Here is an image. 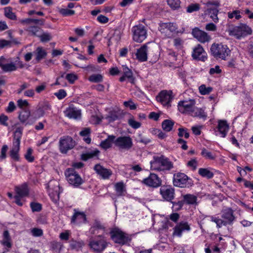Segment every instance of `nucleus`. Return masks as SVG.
<instances>
[{
	"mask_svg": "<svg viewBox=\"0 0 253 253\" xmlns=\"http://www.w3.org/2000/svg\"><path fill=\"white\" fill-rule=\"evenodd\" d=\"M150 165L152 170L158 171H169L173 168V163L163 155L154 156Z\"/></svg>",
	"mask_w": 253,
	"mask_h": 253,
	"instance_id": "nucleus-1",
	"label": "nucleus"
},
{
	"mask_svg": "<svg viewBox=\"0 0 253 253\" xmlns=\"http://www.w3.org/2000/svg\"><path fill=\"white\" fill-rule=\"evenodd\" d=\"M211 54L216 58H221L225 60L230 50L227 45L222 43H213L211 47Z\"/></svg>",
	"mask_w": 253,
	"mask_h": 253,
	"instance_id": "nucleus-2",
	"label": "nucleus"
},
{
	"mask_svg": "<svg viewBox=\"0 0 253 253\" xmlns=\"http://www.w3.org/2000/svg\"><path fill=\"white\" fill-rule=\"evenodd\" d=\"M173 183L174 186L181 188L189 187L193 185L192 179L184 173L181 172L173 175Z\"/></svg>",
	"mask_w": 253,
	"mask_h": 253,
	"instance_id": "nucleus-3",
	"label": "nucleus"
},
{
	"mask_svg": "<svg viewBox=\"0 0 253 253\" xmlns=\"http://www.w3.org/2000/svg\"><path fill=\"white\" fill-rule=\"evenodd\" d=\"M131 32L133 41L138 43L143 42L147 37L146 28L141 24L133 26L131 29Z\"/></svg>",
	"mask_w": 253,
	"mask_h": 253,
	"instance_id": "nucleus-4",
	"label": "nucleus"
},
{
	"mask_svg": "<svg viewBox=\"0 0 253 253\" xmlns=\"http://www.w3.org/2000/svg\"><path fill=\"white\" fill-rule=\"evenodd\" d=\"M252 33L251 28L246 24H241L238 26H235L229 30V35L234 36L237 39L245 37Z\"/></svg>",
	"mask_w": 253,
	"mask_h": 253,
	"instance_id": "nucleus-5",
	"label": "nucleus"
},
{
	"mask_svg": "<svg viewBox=\"0 0 253 253\" xmlns=\"http://www.w3.org/2000/svg\"><path fill=\"white\" fill-rule=\"evenodd\" d=\"M65 174L68 182L75 187H78L83 183V179L73 168L67 169Z\"/></svg>",
	"mask_w": 253,
	"mask_h": 253,
	"instance_id": "nucleus-6",
	"label": "nucleus"
},
{
	"mask_svg": "<svg viewBox=\"0 0 253 253\" xmlns=\"http://www.w3.org/2000/svg\"><path fill=\"white\" fill-rule=\"evenodd\" d=\"M177 29L175 23L172 22L159 23V30L168 38L171 37Z\"/></svg>",
	"mask_w": 253,
	"mask_h": 253,
	"instance_id": "nucleus-7",
	"label": "nucleus"
},
{
	"mask_svg": "<svg viewBox=\"0 0 253 253\" xmlns=\"http://www.w3.org/2000/svg\"><path fill=\"white\" fill-rule=\"evenodd\" d=\"M206 5L207 9L205 11V14L209 15L214 23H217L218 22V18L217 17L218 10L217 9V7L219 5V2L209 1L206 3Z\"/></svg>",
	"mask_w": 253,
	"mask_h": 253,
	"instance_id": "nucleus-8",
	"label": "nucleus"
},
{
	"mask_svg": "<svg viewBox=\"0 0 253 253\" xmlns=\"http://www.w3.org/2000/svg\"><path fill=\"white\" fill-rule=\"evenodd\" d=\"M89 246L94 251L100 252L106 248L107 243L104 238L99 236L97 239H91L89 242Z\"/></svg>",
	"mask_w": 253,
	"mask_h": 253,
	"instance_id": "nucleus-9",
	"label": "nucleus"
},
{
	"mask_svg": "<svg viewBox=\"0 0 253 253\" xmlns=\"http://www.w3.org/2000/svg\"><path fill=\"white\" fill-rule=\"evenodd\" d=\"M75 145V142L70 136L61 138L59 141V149L62 153H66L69 150L72 149Z\"/></svg>",
	"mask_w": 253,
	"mask_h": 253,
	"instance_id": "nucleus-10",
	"label": "nucleus"
},
{
	"mask_svg": "<svg viewBox=\"0 0 253 253\" xmlns=\"http://www.w3.org/2000/svg\"><path fill=\"white\" fill-rule=\"evenodd\" d=\"M156 99L163 106L169 107L171 106L170 102L173 99L172 92L167 90H163L157 96Z\"/></svg>",
	"mask_w": 253,
	"mask_h": 253,
	"instance_id": "nucleus-11",
	"label": "nucleus"
},
{
	"mask_svg": "<svg viewBox=\"0 0 253 253\" xmlns=\"http://www.w3.org/2000/svg\"><path fill=\"white\" fill-rule=\"evenodd\" d=\"M142 182L147 186L157 188L161 185L162 180L158 175L151 173L147 177L143 179Z\"/></svg>",
	"mask_w": 253,
	"mask_h": 253,
	"instance_id": "nucleus-12",
	"label": "nucleus"
},
{
	"mask_svg": "<svg viewBox=\"0 0 253 253\" xmlns=\"http://www.w3.org/2000/svg\"><path fill=\"white\" fill-rule=\"evenodd\" d=\"M195 104L194 100L180 101L178 103V108L181 113L189 114L195 107Z\"/></svg>",
	"mask_w": 253,
	"mask_h": 253,
	"instance_id": "nucleus-13",
	"label": "nucleus"
},
{
	"mask_svg": "<svg viewBox=\"0 0 253 253\" xmlns=\"http://www.w3.org/2000/svg\"><path fill=\"white\" fill-rule=\"evenodd\" d=\"M192 57L194 59L205 61L207 59V54L202 46L199 44L193 48Z\"/></svg>",
	"mask_w": 253,
	"mask_h": 253,
	"instance_id": "nucleus-14",
	"label": "nucleus"
},
{
	"mask_svg": "<svg viewBox=\"0 0 253 253\" xmlns=\"http://www.w3.org/2000/svg\"><path fill=\"white\" fill-rule=\"evenodd\" d=\"M111 238L115 243L120 245L126 243V237L125 233L119 229H114L110 232Z\"/></svg>",
	"mask_w": 253,
	"mask_h": 253,
	"instance_id": "nucleus-15",
	"label": "nucleus"
},
{
	"mask_svg": "<svg viewBox=\"0 0 253 253\" xmlns=\"http://www.w3.org/2000/svg\"><path fill=\"white\" fill-rule=\"evenodd\" d=\"M192 34L195 38L202 43L208 42L211 40L210 36L207 33L197 28L193 29Z\"/></svg>",
	"mask_w": 253,
	"mask_h": 253,
	"instance_id": "nucleus-16",
	"label": "nucleus"
},
{
	"mask_svg": "<svg viewBox=\"0 0 253 253\" xmlns=\"http://www.w3.org/2000/svg\"><path fill=\"white\" fill-rule=\"evenodd\" d=\"M46 188L49 195L52 198L59 196V184L55 180L50 181L47 184Z\"/></svg>",
	"mask_w": 253,
	"mask_h": 253,
	"instance_id": "nucleus-17",
	"label": "nucleus"
},
{
	"mask_svg": "<svg viewBox=\"0 0 253 253\" xmlns=\"http://www.w3.org/2000/svg\"><path fill=\"white\" fill-rule=\"evenodd\" d=\"M149 42L142 45L139 48L137 49L135 53L136 59L140 62H145L147 60V54L148 51Z\"/></svg>",
	"mask_w": 253,
	"mask_h": 253,
	"instance_id": "nucleus-18",
	"label": "nucleus"
},
{
	"mask_svg": "<svg viewBox=\"0 0 253 253\" xmlns=\"http://www.w3.org/2000/svg\"><path fill=\"white\" fill-rule=\"evenodd\" d=\"M160 192L163 199L167 201H171L174 198V190L171 187H162Z\"/></svg>",
	"mask_w": 253,
	"mask_h": 253,
	"instance_id": "nucleus-19",
	"label": "nucleus"
},
{
	"mask_svg": "<svg viewBox=\"0 0 253 253\" xmlns=\"http://www.w3.org/2000/svg\"><path fill=\"white\" fill-rule=\"evenodd\" d=\"M233 213V211L230 208H227L222 211L221 217L227 224L232 225L235 220V217Z\"/></svg>",
	"mask_w": 253,
	"mask_h": 253,
	"instance_id": "nucleus-20",
	"label": "nucleus"
},
{
	"mask_svg": "<svg viewBox=\"0 0 253 253\" xmlns=\"http://www.w3.org/2000/svg\"><path fill=\"white\" fill-rule=\"evenodd\" d=\"M14 126L15 130L13 133V144L20 145V140L22 135L23 127L20 126L19 123H16Z\"/></svg>",
	"mask_w": 253,
	"mask_h": 253,
	"instance_id": "nucleus-21",
	"label": "nucleus"
},
{
	"mask_svg": "<svg viewBox=\"0 0 253 253\" xmlns=\"http://www.w3.org/2000/svg\"><path fill=\"white\" fill-rule=\"evenodd\" d=\"M30 116V110L28 109H24L19 112L18 118L22 124L25 126L30 125L31 124L29 122L28 119Z\"/></svg>",
	"mask_w": 253,
	"mask_h": 253,
	"instance_id": "nucleus-22",
	"label": "nucleus"
},
{
	"mask_svg": "<svg viewBox=\"0 0 253 253\" xmlns=\"http://www.w3.org/2000/svg\"><path fill=\"white\" fill-rule=\"evenodd\" d=\"M94 169L96 172L104 179L108 178L112 174L111 170L104 168L100 165H96L94 166Z\"/></svg>",
	"mask_w": 253,
	"mask_h": 253,
	"instance_id": "nucleus-23",
	"label": "nucleus"
},
{
	"mask_svg": "<svg viewBox=\"0 0 253 253\" xmlns=\"http://www.w3.org/2000/svg\"><path fill=\"white\" fill-rule=\"evenodd\" d=\"M191 116L197 117L200 119L206 120L207 118V114L205 112L203 108L196 107L195 106L192 109L189 114Z\"/></svg>",
	"mask_w": 253,
	"mask_h": 253,
	"instance_id": "nucleus-24",
	"label": "nucleus"
},
{
	"mask_svg": "<svg viewBox=\"0 0 253 253\" xmlns=\"http://www.w3.org/2000/svg\"><path fill=\"white\" fill-rule=\"evenodd\" d=\"M217 131L220 136L225 137L229 129V126L227 122L223 120H219L218 122V126L217 127Z\"/></svg>",
	"mask_w": 253,
	"mask_h": 253,
	"instance_id": "nucleus-25",
	"label": "nucleus"
},
{
	"mask_svg": "<svg viewBox=\"0 0 253 253\" xmlns=\"http://www.w3.org/2000/svg\"><path fill=\"white\" fill-rule=\"evenodd\" d=\"M190 229V226L187 222H181L174 227L173 235L180 237L183 231H189Z\"/></svg>",
	"mask_w": 253,
	"mask_h": 253,
	"instance_id": "nucleus-26",
	"label": "nucleus"
},
{
	"mask_svg": "<svg viewBox=\"0 0 253 253\" xmlns=\"http://www.w3.org/2000/svg\"><path fill=\"white\" fill-rule=\"evenodd\" d=\"M15 190L17 195L21 197L28 196L29 193V190L26 183L22 184L20 186H16Z\"/></svg>",
	"mask_w": 253,
	"mask_h": 253,
	"instance_id": "nucleus-27",
	"label": "nucleus"
},
{
	"mask_svg": "<svg viewBox=\"0 0 253 253\" xmlns=\"http://www.w3.org/2000/svg\"><path fill=\"white\" fill-rule=\"evenodd\" d=\"M65 115L70 119H77L80 118L81 111L75 108L69 107L65 111Z\"/></svg>",
	"mask_w": 253,
	"mask_h": 253,
	"instance_id": "nucleus-28",
	"label": "nucleus"
},
{
	"mask_svg": "<svg viewBox=\"0 0 253 253\" xmlns=\"http://www.w3.org/2000/svg\"><path fill=\"white\" fill-rule=\"evenodd\" d=\"M86 220L85 214L84 212H76L71 218L72 223H81Z\"/></svg>",
	"mask_w": 253,
	"mask_h": 253,
	"instance_id": "nucleus-29",
	"label": "nucleus"
},
{
	"mask_svg": "<svg viewBox=\"0 0 253 253\" xmlns=\"http://www.w3.org/2000/svg\"><path fill=\"white\" fill-rule=\"evenodd\" d=\"M115 139L114 135H109L107 139L101 142L100 146L104 149H108L112 146Z\"/></svg>",
	"mask_w": 253,
	"mask_h": 253,
	"instance_id": "nucleus-30",
	"label": "nucleus"
},
{
	"mask_svg": "<svg viewBox=\"0 0 253 253\" xmlns=\"http://www.w3.org/2000/svg\"><path fill=\"white\" fill-rule=\"evenodd\" d=\"M197 197L192 194H186L183 196V200L184 203L188 205L197 204Z\"/></svg>",
	"mask_w": 253,
	"mask_h": 253,
	"instance_id": "nucleus-31",
	"label": "nucleus"
},
{
	"mask_svg": "<svg viewBox=\"0 0 253 253\" xmlns=\"http://www.w3.org/2000/svg\"><path fill=\"white\" fill-rule=\"evenodd\" d=\"M114 143L120 149H125L126 148V136L119 137L114 139Z\"/></svg>",
	"mask_w": 253,
	"mask_h": 253,
	"instance_id": "nucleus-32",
	"label": "nucleus"
},
{
	"mask_svg": "<svg viewBox=\"0 0 253 253\" xmlns=\"http://www.w3.org/2000/svg\"><path fill=\"white\" fill-rule=\"evenodd\" d=\"M174 122L171 120H165L162 123L163 130L166 132H169L172 130Z\"/></svg>",
	"mask_w": 253,
	"mask_h": 253,
	"instance_id": "nucleus-33",
	"label": "nucleus"
},
{
	"mask_svg": "<svg viewBox=\"0 0 253 253\" xmlns=\"http://www.w3.org/2000/svg\"><path fill=\"white\" fill-rule=\"evenodd\" d=\"M199 174L202 177L211 179L213 176V173L208 169L200 168L198 170Z\"/></svg>",
	"mask_w": 253,
	"mask_h": 253,
	"instance_id": "nucleus-34",
	"label": "nucleus"
},
{
	"mask_svg": "<svg viewBox=\"0 0 253 253\" xmlns=\"http://www.w3.org/2000/svg\"><path fill=\"white\" fill-rule=\"evenodd\" d=\"M20 150V145L13 144L12 148L10 150V155L15 161L19 160L18 152Z\"/></svg>",
	"mask_w": 253,
	"mask_h": 253,
	"instance_id": "nucleus-35",
	"label": "nucleus"
},
{
	"mask_svg": "<svg viewBox=\"0 0 253 253\" xmlns=\"http://www.w3.org/2000/svg\"><path fill=\"white\" fill-rule=\"evenodd\" d=\"M4 15L7 18L15 20L17 19L16 15L12 12V9L11 7H6L4 9Z\"/></svg>",
	"mask_w": 253,
	"mask_h": 253,
	"instance_id": "nucleus-36",
	"label": "nucleus"
},
{
	"mask_svg": "<svg viewBox=\"0 0 253 253\" xmlns=\"http://www.w3.org/2000/svg\"><path fill=\"white\" fill-rule=\"evenodd\" d=\"M36 59L38 62H39L46 56L47 53L42 47H38L36 49Z\"/></svg>",
	"mask_w": 253,
	"mask_h": 253,
	"instance_id": "nucleus-37",
	"label": "nucleus"
},
{
	"mask_svg": "<svg viewBox=\"0 0 253 253\" xmlns=\"http://www.w3.org/2000/svg\"><path fill=\"white\" fill-rule=\"evenodd\" d=\"M130 117L128 120V125L134 129H137L139 128L141 126V123L140 122L136 121L134 117L131 115L129 114Z\"/></svg>",
	"mask_w": 253,
	"mask_h": 253,
	"instance_id": "nucleus-38",
	"label": "nucleus"
},
{
	"mask_svg": "<svg viewBox=\"0 0 253 253\" xmlns=\"http://www.w3.org/2000/svg\"><path fill=\"white\" fill-rule=\"evenodd\" d=\"M22 23H26V24H37L41 25H43L44 20L43 19H32V18H27L24 20H21Z\"/></svg>",
	"mask_w": 253,
	"mask_h": 253,
	"instance_id": "nucleus-39",
	"label": "nucleus"
},
{
	"mask_svg": "<svg viewBox=\"0 0 253 253\" xmlns=\"http://www.w3.org/2000/svg\"><path fill=\"white\" fill-rule=\"evenodd\" d=\"M168 4L173 10L178 9L180 6V0H167Z\"/></svg>",
	"mask_w": 253,
	"mask_h": 253,
	"instance_id": "nucleus-40",
	"label": "nucleus"
},
{
	"mask_svg": "<svg viewBox=\"0 0 253 253\" xmlns=\"http://www.w3.org/2000/svg\"><path fill=\"white\" fill-rule=\"evenodd\" d=\"M3 240L2 241V244L8 248L11 247V243H10V236L9 232L7 230L4 231L3 234Z\"/></svg>",
	"mask_w": 253,
	"mask_h": 253,
	"instance_id": "nucleus-41",
	"label": "nucleus"
},
{
	"mask_svg": "<svg viewBox=\"0 0 253 253\" xmlns=\"http://www.w3.org/2000/svg\"><path fill=\"white\" fill-rule=\"evenodd\" d=\"M99 153V151L98 150H95L92 152L83 154L82 156V158L84 161H86L88 159L92 158L93 157L97 156Z\"/></svg>",
	"mask_w": 253,
	"mask_h": 253,
	"instance_id": "nucleus-42",
	"label": "nucleus"
},
{
	"mask_svg": "<svg viewBox=\"0 0 253 253\" xmlns=\"http://www.w3.org/2000/svg\"><path fill=\"white\" fill-rule=\"evenodd\" d=\"M2 70L5 72H10L17 70V67L13 63H7L2 68Z\"/></svg>",
	"mask_w": 253,
	"mask_h": 253,
	"instance_id": "nucleus-43",
	"label": "nucleus"
},
{
	"mask_svg": "<svg viewBox=\"0 0 253 253\" xmlns=\"http://www.w3.org/2000/svg\"><path fill=\"white\" fill-rule=\"evenodd\" d=\"M200 5L198 3H191L186 7L187 13H192L197 11L200 9Z\"/></svg>",
	"mask_w": 253,
	"mask_h": 253,
	"instance_id": "nucleus-44",
	"label": "nucleus"
},
{
	"mask_svg": "<svg viewBox=\"0 0 253 253\" xmlns=\"http://www.w3.org/2000/svg\"><path fill=\"white\" fill-rule=\"evenodd\" d=\"M199 91L202 95L209 94L212 90L211 87H207L205 84L200 85L199 87Z\"/></svg>",
	"mask_w": 253,
	"mask_h": 253,
	"instance_id": "nucleus-45",
	"label": "nucleus"
},
{
	"mask_svg": "<svg viewBox=\"0 0 253 253\" xmlns=\"http://www.w3.org/2000/svg\"><path fill=\"white\" fill-rule=\"evenodd\" d=\"M201 154L202 156L206 159L213 160L215 158V156L212 154V153L205 148H203L202 149Z\"/></svg>",
	"mask_w": 253,
	"mask_h": 253,
	"instance_id": "nucleus-46",
	"label": "nucleus"
},
{
	"mask_svg": "<svg viewBox=\"0 0 253 253\" xmlns=\"http://www.w3.org/2000/svg\"><path fill=\"white\" fill-rule=\"evenodd\" d=\"M88 80L91 82L99 83L102 81L103 77L100 74H93L89 77Z\"/></svg>",
	"mask_w": 253,
	"mask_h": 253,
	"instance_id": "nucleus-47",
	"label": "nucleus"
},
{
	"mask_svg": "<svg viewBox=\"0 0 253 253\" xmlns=\"http://www.w3.org/2000/svg\"><path fill=\"white\" fill-rule=\"evenodd\" d=\"M187 129L184 127H180L178 129V135L180 137L184 136L185 138H188L189 137V133L187 131Z\"/></svg>",
	"mask_w": 253,
	"mask_h": 253,
	"instance_id": "nucleus-48",
	"label": "nucleus"
},
{
	"mask_svg": "<svg viewBox=\"0 0 253 253\" xmlns=\"http://www.w3.org/2000/svg\"><path fill=\"white\" fill-rule=\"evenodd\" d=\"M59 12L64 16L73 15L75 13V10L68 8H61L59 10Z\"/></svg>",
	"mask_w": 253,
	"mask_h": 253,
	"instance_id": "nucleus-49",
	"label": "nucleus"
},
{
	"mask_svg": "<svg viewBox=\"0 0 253 253\" xmlns=\"http://www.w3.org/2000/svg\"><path fill=\"white\" fill-rule=\"evenodd\" d=\"M38 37L40 38L41 41L42 42H48L52 39V36L48 33H43L41 35L40 34V36Z\"/></svg>",
	"mask_w": 253,
	"mask_h": 253,
	"instance_id": "nucleus-50",
	"label": "nucleus"
},
{
	"mask_svg": "<svg viewBox=\"0 0 253 253\" xmlns=\"http://www.w3.org/2000/svg\"><path fill=\"white\" fill-rule=\"evenodd\" d=\"M40 28L37 26H30L28 28V31L31 33L33 36L39 37L40 36Z\"/></svg>",
	"mask_w": 253,
	"mask_h": 253,
	"instance_id": "nucleus-51",
	"label": "nucleus"
},
{
	"mask_svg": "<svg viewBox=\"0 0 253 253\" xmlns=\"http://www.w3.org/2000/svg\"><path fill=\"white\" fill-rule=\"evenodd\" d=\"M136 75V74H133L132 72L127 68V82H129L132 84H135Z\"/></svg>",
	"mask_w": 253,
	"mask_h": 253,
	"instance_id": "nucleus-52",
	"label": "nucleus"
},
{
	"mask_svg": "<svg viewBox=\"0 0 253 253\" xmlns=\"http://www.w3.org/2000/svg\"><path fill=\"white\" fill-rule=\"evenodd\" d=\"M30 207L33 212H39L42 210V205L38 203L32 202Z\"/></svg>",
	"mask_w": 253,
	"mask_h": 253,
	"instance_id": "nucleus-53",
	"label": "nucleus"
},
{
	"mask_svg": "<svg viewBox=\"0 0 253 253\" xmlns=\"http://www.w3.org/2000/svg\"><path fill=\"white\" fill-rule=\"evenodd\" d=\"M84 245L82 242H77L76 241H72L70 243V247L72 249L79 250Z\"/></svg>",
	"mask_w": 253,
	"mask_h": 253,
	"instance_id": "nucleus-54",
	"label": "nucleus"
},
{
	"mask_svg": "<svg viewBox=\"0 0 253 253\" xmlns=\"http://www.w3.org/2000/svg\"><path fill=\"white\" fill-rule=\"evenodd\" d=\"M33 149L29 148L25 155V159L29 162H32L34 160V157L32 156Z\"/></svg>",
	"mask_w": 253,
	"mask_h": 253,
	"instance_id": "nucleus-55",
	"label": "nucleus"
},
{
	"mask_svg": "<svg viewBox=\"0 0 253 253\" xmlns=\"http://www.w3.org/2000/svg\"><path fill=\"white\" fill-rule=\"evenodd\" d=\"M228 17L230 19L235 17L237 20L239 19L241 17L240 11L239 10H236L232 12H229L228 13Z\"/></svg>",
	"mask_w": 253,
	"mask_h": 253,
	"instance_id": "nucleus-56",
	"label": "nucleus"
},
{
	"mask_svg": "<svg viewBox=\"0 0 253 253\" xmlns=\"http://www.w3.org/2000/svg\"><path fill=\"white\" fill-rule=\"evenodd\" d=\"M173 211H178L183 207L184 203L183 201H179L177 202H172Z\"/></svg>",
	"mask_w": 253,
	"mask_h": 253,
	"instance_id": "nucleus-57",
	"label": "nucleus"
},
{
	"mask_svg": "<svg viewBox=\"0 0 253 253\" xmlns=\"http://www.w3.org/2000/svg\"><path fill=\"white\" fill-rule=\"evenodd\" d=\"M12 42L17 43L15 40L11 41H6L5 40H0V48H3L6 46H10Z\"/></svg>",
	"mask_w": 253,
	"mask_h": 253,
	"instance_id": "nucleus-58",
	"label": "nucleus"
},
{
	"mask_svg": "<svg viewBox=\"0 0 253 253\" xmlns=\"http://www.w3.org/2000/svg\"><path fill=\"white\" fill-rule=\"evenodd\" d=\"M17 103L18 107L22 110L25 109V107H27L29 105L28 102L26 100H23L22 99H18Z\"/></svg>",
	"mask_w": 253,
	"mask_h": 253,
	"instance_id": "nucleus-59",
	"label": "nucleus"
},
{
	"mask_svg": "<svg viewBox=\"0 0 253 253\" xmlns=\"http://www.w3.org/2000/svg\"><path fill=\"white\" fill-rule=\"evenodd\" d=\"M125 186L122 182H119L115 184V189L118 195H121L124 191Z\"/></svg>",
	"mask_w": 253,
	"mask_h": 253,
	"instance_id": "nucleus-60",
	"label": "nucleus"
},
{
	"mask_svg": "<svg viewBox=\"0 0 253 253\" xmlns=\"http://www.w3.org/2000/svg\"><path fill=\"white\" fill-rule=\"evenodd\" d=\"M187 165L193 170H195L198 166V161L196 159H191L190 161L188 162Z\"/></svg>",
	"mask_w": 253,
	"mask_h": 253,
	"instance_id": "nucleus-61",
	"label": "nucleus"
},
{
	"mask_svg": "<svg viewBox=\"0 0 253 253\" xmlns=\"http://www.w3.org/2000/svg\"><path fill=\"white\" fill-rule=\"evenodd\" d=\"M50 106L49 103L47 102H44L40 104L39 110H40L41 112H43L45 110H50ZM42 114H43V112L42 113Z\"/></svg>",
	"mask_w": 253,
	"mask_h": 253,
	"instance_id": "nucleus-62",
	"label": "nucleus"
},
{
	"mask_svg": "<svg viewBox=\"0 0 253 253\" xmlns=\"http://www.w3.org/2000/svg\"><path fill=\"white\" fill-rule=\"evenodd\" d=\"M66 79L70 84H72L76 80H77L78 77L75 74L70 73L67 74L66 76Z\"/></svg>",
	"mask_w": 253,
	"mask_h": 253,
	"instance_id": "nucleus-63",
	"label": "nucleus"
},
{
	"mask_svg": "<svg viewBox=\"0 0 253 253\" xmlns=\"http://www.w3.org/2000/svg\"><path fill=\"white\" fill-rule=\"evenodd\" d=\"M54 95L59 99H62L64 98L66 95L67 93L65 90L60 89L58 92H55Z\"/></svg>",
	"mask_w": 253,
	"mask_h": 253,
	"instance_id": "nucleus-64",
	"label": "nucleus"
}]
</instances>
